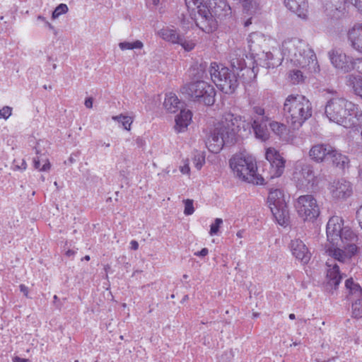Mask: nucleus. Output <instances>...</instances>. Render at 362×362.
I'll return each mask as SVG.
<instances>
[{"instance_id":"obj_45","label":"nucleus","mask_w":362,"mask_h":362,"mask_svg":"<svg viewBox=\"0 0 362 362\" xmlns=\"http://www.w3.org/2000/svg\"><path fill=\"white\" fill-rule=\"evenodd\" d=\"M180 171L183 175H189L190 168L189 166V163L187 161H185L183 165L180 166Z\"/></svg>"},{"instance_id":"obj_2","label":"nucleus","mask_w":362,"mask_h":362,"mask_svg":"<svg viewBox=\"0 0 362 362\" xmlns=\"http://www.w3.org/2000/svg\"><path fill=\"white\" fill-rule=\"evenodd\" d=\"M325 108L330 122L347 129H358L362 122V109L337 92H332Z\"/></svg>"},{"instance_id":"obj_8","label":"nucleus","mask_w":362,"mask_h":362,"mask_svg":"<svg viewBox=\"0 0 362 362\" xmlns=\"http://www.w3.org/2000/svg\"><path fill=\"white\" fill-rule=\"evenodd\" d=\"M250 54L255 59V65L267 69H274L281 65L283 58L274 56V52L262 50L261 47L270 40L259 33H251L247 39Z\"/></svg>"},{"instance_id":"obj_9","label":"nucleus","mask_w":362,"mask_h":362,"mask_svg":"<svg viewBox=\"0 0 362 362\" xmlns=\"http://www.w3.org/2000/svg\"><path fill=\"white\" fill-rule=\"evenodd\" d=\"M211 80L216 87L226 94L233 93L238 87L237 76L228 67L212 62L209 67Z\"/></svg>"},{"instance_id":"obj_15","label":"nucleus","mask_w":362,"mask_h":362,"mask_svg":"<svg viewBox=\"0 0 362 362\" xmlns=\"http://www.w3.org/2000/svg\"><path fill=\"white\" fill-rule=\"evenodd\" d=\"M328 56L332 66L344 73L349 72L354 69V59L341 50L332 49L328 52Z\"/></svg>"},{"instance_id":"obj_47","label":"nucleus","mask_w":362,"mask_h":362,"mask_svg":"<svg viewBox=\"0 0 362 362\" xmlns=\"http://www.w3.org/2000/svg\"><path fill=\"white\" fill-rule=\"evenodd\" d=\"M37 19V21L42 22L45 27L52 30H54V26L48 21H47V19L45 17L42 16H38Z\"/></svg>"},{"instance_id":"obj_10","label":"nucleus","mask_w":362,"mask_h":362,"mask_svg":"<svg viewBox=\"0 0 362 362\" xmlns=\"http://www.w3.org/2000/svg\"><path fill=\"white\" fill-rule=\"evenodd\" d=\"M182 94L187 95L192 101L212 105L215 103L216 90L214 86L204 81H196L184 85Z\"/></svg>"},{"instance_id":"obj_21","label":"nucleus","mask_w":362,"mask_h":362,"mask_svg":"<svg viewBox=\"0 0 362 362\" xmlns=\"http://www.w3.org/2000/svg\"><path fill=\"white\" fill-rule=\"evenodd\" d=\"M290 249L293 256L302 264H306L310 260L311 253L301 240H292L290 243Z\"/></svg>"},{"instance_id":"obj_56","label":"nucleus","mask_w":362,"mask_h":362,"mask_svg":"<svg viewBox=\"0 0 362 362\" xmlns=\"http://www.w3.org/2000/svg\"><path fill=\"white\" fill-rule=\"evenodd\" d=\"M13 362H30L28 359L22 358L18 356H16L13 358Z\"/></svg>"},{"instance_id":"obj_62","label":"nucleus","mask_w":362,"mask_h":362,"mask_svg":"<svg viewBox=\"0 0 362 362\" xmlns=\"http://www.w3.org/2000/svg\"><path fill=\"white\" fill-rule=\"evenodd\" d=\"M359 175L362 178V169L361 168H360V170H359Z\"/></svg>"},{"instance_id":"obj_14","label":"nucleus","mask_w":362,"mask_h":362,"mask_svg":"<svg viewBox=\"0 0 362 362\" xmlns=\"http://www.w3.org/2000/svg\"><path fill=\"white\" fill-rule=\"evenodd\" d=\"M293 179L300 187L313 186L316 184V177L312 167L303 160H298L294 164Z\"/></svg>"},{"instance_id":"obj_23","label":"nucleus","mask_w":362,"mask_h":362,"mask_svg":"<svg viewBox=\"0 0 362 362\" xmlns=\"http://www.w3.org/2000/svg\"><path fill=\"white\" fill-rule=\"evenodd\" d=\"M265 118L254 119L252 123L255 138L261 141H266L269 138V132L267 126V123L269 122V117H265Z\"/></svg>"},{"instance_id":"obj_13","label":"nucleus","mask_w":362,"mask_h":362,"mask_svg":"<svg viewBox=\"0 0 362 362\" xmlns=\"http://www.w3.org/2000/svg\"><path fill=\"white\" fill-rule=\"evenodd\" d=\"M265 158L270 165L267 178L281 177L284 172L286 160L279 151L274 147H268L265 149Z\"/></svg>"},{"instance_id":"obj_26","label":"nucleus","mask_w":362,"mask_h":362,"mask_svg":"<svg viewBox=\"0 0 362 362\" xmlns=\"http://www.w3.org/2000/svg\"><path fill=\"white\" fill-rule=\"evenodd\" d=\"M241 4L243 12L248 16L259 14L262 5L259 0H238Z\"/></svg>"},{"instance_id":"obj_27","label":"nucleus","mask_w":362,"mask_h":362,"mask_svg":"<svg viewBox=\"0 0 362 362\" xmlns=\"http://www.w3.org/2000/svg\"><path fill=\"white\" fill-rule=\"evenodd\" d=\"M327 266L328 267L327 271L328 284L337 287L340 284L342 278L339 266L337 264H330L329 262H327Z\"/></svg>"},{"instance_id":"obj_54","label":"nucleus","mask_w":362,"mask_h":362,"mask_svg":"<svg viewBox=\"0 0 362 362\" xmlns=\"http://www.w3.org/2000/svg\"><path fill=\"white\" fill-rule=\"evenodd\" d=\"M154 6L162 5L167 0H149Z\"/></svg>"},{"instance_id":"obj_35","label":"nucleus","mask_w":362,"mask_h":362,"mask_svg":"<svg viewBox=\"0 0 362 362\" xmlns=\"http://www.w3.org/2000/svg\"><path fill=\"white\" fill-rule=\"evenodd\" d=\"M118 47L122 51L141 49L144 47V43L139 40L134 41L125 40L119 42Z\"/></svg>"},{"instance_id":"obj_44","label":"nucleus","mask_w":362,"mask_h":362,"mask_svg":"<svg viewBox=\"0 0 362 362\" xmlns=\"http://www.w3.org/2000/svg\"><path fill=\"white\" fill-rule=\"evenodd\" d=\"M205 162L204 157L198 156L194 158V165L197 169L199 170L203 166Z\"/></svg>"},{"instance_id":"obj_3","label":"nucleus","mask_w":362,"mask_h":362,"mask_svg":"<svg viewBox=\"0 0 362 362\" xmlns=\"http://www.w3.org/2000/svg\"><path fill=\"white\" fill-rule=\"evenodd\" d=\"M245 131V121L241 117L226 113L209 136L206 145L209 151L219 153L224 145L232 140L241 129Z\"/></svg>"},{"instance_id":"obj_63","label":"nucleus","mask_w":362,"mask_h":362,"mask_svg":"<svg viewBox=\"0 0 362 362\" xmlns=\"http://www.w3.org/2000/svg\"><path fill=\"white\" fill-rule=\"evenodd\" d=\"M57 298H57V296L56 295H55V296H54V299L55 300H57Z\"/></svg>"},{"instance_id":"obj_1","label":"nucleus","mask_w":362,"mask_h":362,"mask_svg":"<svg viewBox=\"0 0 362 362\" xmlns=\"http://www.w3.org/2000/svg\"><path fill=\"white\" fill-rule=\"evenodd\" d=\"M343 219L337 216L331 217L327 224V243L325 246V254L341 263H347L357 255L358 237L349 227H344Z\"/></svg>"},{"instance_id":"obj_30","label":"nucleus","mask_w":362,"mask_h":362,"mask_svg":"<svg viewBox=\"0 0 362 362\" xmlns=\"http://www.w3.org/2000/svg\"><path fill=\"white\" fill-rule=\"evenodd\" d=\"M346 85L351 88L354 93L362 99V76L349 75L346 77Z\"/></svg>"},{"instance_id":"obj_29","label":"nucleus","mask_w":362,"mask_h":362,"mask_svg":"<svg viewBox=\"0 0 362 362\" xmlns=\"http://www.w3.org/2000/svg\"><path fill=\"white\" fill-rule=\"evenodd\" d=\"M288 67L290 69V71L288 72V79L293 84H298L300 83H302L304 81V75L303 72L305 70L308 69L310 71H317L318 70V68L316 71H315L313 69H309L308 67L301 69L300 67L293 66L288 64Z\"/></svg>"},{"instance_id":"obj_12","label":"nucleus","mask_w":362,"mask_h":362,"mask_svg":"<svg viewBox=\"0 0 362 362\" xmlns=\"http://www.w3.org/2000/svg\"><path fill=\"white\" fill-rule=\"evenodd\" d=\"M293 206L298 216L303 222L314 223L320 214L317 199L312 194L299 196L294 201Z\"/></svg>"},{"instance_id":"obj_6","label":"nucleus","mask_w":362,"mask_h":362,"mask_svg":"<svg viewBox=\"0 0 362 362\" xmlns=\"http://www.w3.org/2000/svg\"><path fill=\"white\" fill-rule=\"evenodd\" d=\"M287 122L293 129H298L312 116V105L303 95H288L284 103Z\"/></svg>"},{"instance_id":"obj_46","label":"nucleus","mask_w":362,"mask_h":362,"mask_svg":"<svg viewBox=\"0 0 362 362\" xmlns=\"http://www.w3.org/2000/svg\"><path fill=\"white\" fill-rule=\"evenodd\" d=\"M253 111L254 112L258 115V116H262V118H265V117H269L268 115H265V111H264V109L262 108V107H259V106H255L253 107Z\"/></svg>"},{"instance_id":"obj_25","label":"nucleus","mask_w":362,"mask_h":362,"mask_svg":"<svg viewBox=\"0 0 362 362\" xmlns=\"http://www.w3.org/2000/svg\"><path fill=\"white\" fill-rule=\"evenodd\" d=\"M332 150V148L329 146L317 144L310 148L309 156L314 161L320 163L330 157Z\"/></svg>"},{"instance_id":"obj_33","label":"nucleus","mask_w":362,"mask_h":362,"mask_svg":"<svg viewBox=\"0 0 362 362\" xmlns=\"http://www.w3.org/2000/svg\"><path fill=\"white\" fill-rule=\"evenodd\" d=\"M329 158H332V161L334 165L339 168L344 169L349 166V160L348 157L345 155H342L333 148Z\"/></svg>"},{"instance_id":"obj_59","label":"nucleus","mask_w":362,"mask_h":362,"mask_svg":"<svg viewBox=\"0 0 362 362\" xmlns=\"http://www.w3.org/2000/svg\"><path fill=\"white\" fill-rule=\"evenodd\" d=\"M289 319L294 320L296 318V315L293 313H291L288 316Z\"/></svg>"},{"instance_id":"obj_60","label":"nucleus","mask_w":362,"mask_h":362,"mask_svg":"<svg viewBox=\"0 0 362 362\" xmlns=\"http://www.w3.org/2000/svg\"><path fill=\"white\" fill-rule=\"evenodd\" d=\"M69 162H70L71 163H73V162H74V158H73V156H71L69 157Z\"/></svg>"},{"instance_id":"obj_5","label":"nucleus","mask_w":362,"mask_h":362,"mask_svg":"<svg viewBox=\"0 0 362 362\" xmlns=\"http://www.w3.org/2000/svg\"><path fill=\"white\" fill-rule=\"evenodd\" d=\"M281 58L293 66L304 69H317L315 54L308 45L298 37L286 38L281 47Z\"/></svg>"},{"instance_id":"obj_37","label":"nucleus","mask_w":362,"mask_h":362,"mask_svg":"<svg viewBox=\"0 0 362 362\" xmlns=\"http://www.w3.org/2000/svg\"><path fill=\"white\" fill-rule=\"evenodd\" d=\"M35 168L40 171H47L50 168V163L47 158L37 157L34 158Z\"/></svg>"},{"instance_id":"obj_53","label":"nucleus","mask_w":362,"mask_h":362,"mask_svg":"<svg viewBox=\"0 0 362 362\" xmlns=\"http://www.w3.org/2000/svg\"><path fill=\"white\" fill-rule=\"evenodd\" d=\"M131 248L134 250H136L139 248V243L136 240H132L130 242Z\"/></svg>"},{"instance_id":"obj_40","label":"nucleus","mask_w":362,"mask_h":362,"mask_svg":"<svg viewBox=\"0 0 362 362\" xmlns=\"http://www.w3.org/2000/svg\"><path fill=\"white\" fill-rule=\"evenodd\" d=\"M222 224L223 220L220 218H216L210 226L209 235L211 236L217 235Z\"/></svg>"},{"instance_id":"obj_38","label":"nucleus","mask_w":362,"mask_h":362,"mask_svg":"<svg viewBox=\"0 0 362 362\" xmlns=\"http://www.w3.org/2000/svg\"><path fill=\"white\" fill-rule=\"evenodd\" d=\"M351 316L358 319L362 317V300L356 298L351 306Z\"/></svg>"},{"instance_id":"obj_50","label":"nucleus","mask_w":362,"mask_h":362,"mask_svg":"<svg viewBox=\"0 0 362 362\" xmlns=\"http://www.w3.org/2000/svg\"><path fill=\"white\" fill-rule=\"evenodd\" d=\"M19 288H20V291L23 293V295L28 298V293H29L28 288L26 286H25L24 284H21L19 286Z\"/></svg>"},{"instance_id":"obj_20","label":"nucleus","mask_w":362,"mask_h":362,"mask_svg":"<svg viewBox=\"0 0 362 362\" xmlns=\"http://www.w3.org/2000/svg\"><path fill=\"white\" fill-rule=\"evenodd\" d=\"M346 37L351 47L362 54V23H356L346 31Z\"/></svg>"},{"instance_id":"obj_32","label":"nucleus","mask_w":362,"mask_h":362,"mask_svg":"<svg viewBox=\"0 0 362 362\" xmlns=\"http://www.w3.org/2000/svg\"><path fill=\"white\" fill-rule=\"evenodd\" d=\"M180 103V101L175 93H168L165 94L163 107L168 112L175 113L178 110Z\"/></svg>"},{"instance_id":"obj_55","label":"nucleus","mask_w":362,"mask_h":362,"mask_svg":"<svg viewBox=\"0 0 362 362\" xmlns=\"http://www.w3.org/2000/svg\"><path fill=\"white\" fill-rule=\"evenodd\" d=\"M75 254H76V251L73 249H69V250H66V252H65V255L69 257L74 256Z\"/></svg>"},{"instance_id":"obj_31","label":"nucleus","mask_w":362,"mask_h":362,"mask_svg":"<svg viewBox=\"0 0 362 362\" xmlns=\"http://www.w3.org/2000/svg\"><path fill=\"white\" fill-rule=\"evenodd\" d=\"M198 43L196 36L180 35L179 42L177 45L187 52H189L195 49Z\"/></svg>"},{"instance_id":"obj_52","label":"nucleus","mask_w":362,"mask_h":362,"mask_svg":"<svg viewBox=\"0 0 362 362\" xmlns=\"http://www.w3.org/2000/svg\"><path fill=\"white\" fill-rule=\"evenodd\" d=\"M84 105H85V106L87 108H92L93 107V98H87L85 100Z\"/></svg>"},{"instance_id":"obj_58","label":"nucleus","mask_w":362,"mask_h":362,"mask_svg":"<svg viewBox=\"0 0 362 362\" xmlns=\"http://www.w3.org/2000/svg\"><path fill=\"white\" fill-rule=\"evenodd\" d=\"M252 23L251 22V18L247 20L245 23V26H248L249 25H250Z\"/></svg>"},{"instance_id":"obj_39","label":"nucleus","mask_w":362,"mask_h":362,"mask_svg":"<svg viewBox=\"0 0 362 362\" xmlns=\"http://www.w3.org/2000/svg\"><path fill=\"white\" fill-rule=\"evenodd\" d=\"M68 6L65 4H60L57 6L52 14V19L58 18L61 15L65 14L68 12Z\"/></svg>"},{"instance_id":"obj_51","label":"nucleus","mask_w":362,"mask_h":362,"mask_svg":"<svg viewBox=\"0 0 362 362\" xmlns=\"http://www.w3.org/2000/svg\"><path fill=\"white\" fill-rule=\"evenodd\" d=\"M27 168V164L24 160H21V165H15V169L20 170H24Z\"/></svg>"},{"instance_id":"obj_64","label":"nucleus","mask_w":362,"mask_h":362,"mask_svg":"<svg viewBox=\"0 0 362 362\" xmlns=\"http://www.w3.org/2000/svg\"><path fill=\"white\" fill-rule=\"evenodd\" d=\"M126 306H127L126 303H123V304H122V307H123V308H126Z\"/></svg>"},{"instance_id":"obj_57","label":"nucleus","mask_w":362,"mask_h":362,"mask_svg":"<svg viewBox=\"0 0 362 362\" xmlns=\"http://www.w3.org/2000/svg\"><path fill=\"white\" fill-rule=\"evenodd\" d=\"M245 235V230H240L236 233V236L238 238H243Z\"/></svg>"},{"instance_id":"obj_36","label":"nucleus","mask_w":362,"mask_h":362,"mask_svg":"<svg viewBox=\"0 0 362 362\" xmlns=\"http://www.w3.org/2000/svg\"><path fill=\"white\" fill-rule=\"evenodd\" d=\"M112 119L121 124L122 127L126 130H130L131 126L133 122V118L128 115H119L117 116H112Z\"/></svg>"},{"instance_id":"obj_24","label":"nucleus","mask_w":362,"mask_h":362,"mask_svg":"<svg viewBox=\"0 0 362 362\" xmlns=\"http://www.w3.org/2000/svg\"><path fill=\"white\" fill-rule=\"evenodd\" d=\"M286 7L299 18L305 19L308 17L307 0H284Z\"/></svg>"},{"instance_id":"obj_43","label":"nucleus","mask_w":362,"mask_h":362,"mask_svg":"<svg viewBox=\"0 0 362 362\" xmlns=\"http://www.w3.org/2000/svg\"><path fill=\"white\" fill-rule=\"evenodd\" d=\"M344 4H351L359 12L362 13V0H344Z\"/></svg>"},{"instance_id":"obj_4","label":"nucleus","mask_w":362,"mask_h":362,"mask_svg":"<svg viewBox=\"0 0 362 362\" xmlns=\"http://www.w3.org/2000/svg\"><path fill=\"white\" fill-rule=\"evenodd\" d=\"M281 58L293 66L304 69H317L315 54L308 45L298 37L286 38L281 47Z\"/></svg>"},{"instance_id":"obj_48","label":"nucleus","mask_w":362,"mask_h":362,"mask_svg":"<svg viewBox=\"0 0 362 362\" xmlns=\"http://www.w3.org/2000/svg\"><path fill=\"white\" fill-rule=\"evenodd\" d=\"M209 254V250L206 247L202 249L200 251L194 252L195 256L205 257Z\"/></svg>"},{"instance_id":"obj_7","label":"nucleus","mask_w":362,"mask_h":362,"mask_svg":"<svg viewBox=\"0 0 362 362\" xmlns=\"http://www.w3.org/2000/svg\"><path fill=\"white\" fill-rule=\"evenodd\" d=\"M229 164L238 179L257 185L264 184V177L257 173V161L253 156L246 152L235 154L230 159Z\"/></svg>"},{"instance_id":"obj_17","label":"nucleus","mask_w":362,"mask_h":362,"mask_svg":"<svg viewBox=\"0 0 362 362\" xmlns=\"http://www.w3.org/2000/svg\"><path fill=\"white\" fill-rule=\"evenodd\" d=\"M245 57L247 59V62L245 61L244 55L238 56V54H235V57L231 58V65L233 68L235 69L236 70H245L247 75L250 74L249 76L250 78H255L257 74V68L255 66V59L252 58L251 54L250 57H248L247 55Z\"/></svg>"},{"instance_id":"obj_42","label":"nucleus","mask_w":362,"mask_h":362,"mask_svg":"<svg viewBox=\"0 0 362 362\" xmlns=\"http://www.w3.org/2000/svg\"><path fill=\"white\" fill-rule=\"evenodd\" d=\"M13 109L10 106H4L0 109V119H8L12 115Z\"/></svg>"},{"instance_id":"obj_18","label":"nucleus","mask_w":362,"mask_h":362,"mask_svg":"<svg viewBox=\"0 0 362 362\" xmlns=\"http://www.w3.org/2000/svg\"><path fill=\"white\" fill-rule=\"evenodd\" d=\"M325 15L330 23L339 20L342 16L344 0H321Z\"/></svg>"},{"instance_id":"obj_34","label":"nucleus","mask_w":362,"mask_h":362,"mask_svg":"<svg viewBox=\"0 0 362 362\" xmlns=\"http://www.w3.org/2000/svg\"><path fill=\"white\" fill-rule=\"evenodd\" d=\"M345 286L353 298H361L362 289L358 284L355 283L352 279H349L346 281Z\"/></svg>"},{"instance_id":"obj_16","label":"nucleus","mask_w":362,"mask_h":362,"mask_svg":"<svg viewBox=\"0 0 362 362\" xmlns=\"http://www.w3.org/2000/svg\"><path fill=\"white\" fill-rule=\"evenodd\" d=\"M328 189L332 197L336 200H346L353 194L352 185L344 179L334 181Z\"/></svg>"},{"instance_id":"obj_49","label":"nucleus","mask_w":362,"mask_h":362,"mask_svg":"<svg viewBox=\"0 0 362 362\" xmlns=\"http://www.w3.org/2000/svg\"><path fill=\"white\" fill-rule=\"evenodd\" d=\"M356 217L358 221L359 225L362 229V205L360 206V208L358 209L356 212Z\"/></svg>"},{"instance_id":"obj_19","label":"nucleus","mask_w":362,"mask_h":362,"mask_svg":"<svg viewBox=\"0 0 362 362\" xmlns=\"http://www.w3.org/2000/svg\"><path fill=\"white\" fill-rule=\"evenodd\" d=\"M269 124L272 132L279 136L281 141L293 145L300 144V141L297 140L296 136L289 131L284 124L272 121L269 122Z\"/></svg>"},{"instance_id":"obj_22","label":"nucleus","mask_w":362,"mask_h":362,"mask_svg":"<svg viewBox=\"0 0 362 362\" xmlns=\"http://www.w3.org/2000/svg\"><path fill=\"white\" fill-rule=\"evenodd\" d=\"M193 114L187 108L180 109V112L175 116V124L173 129L177 134L184 133L187 131L188 127L192 122Z\"/></svg>"},{"instance_id":"obj_11","label":"nucleus","mask_w":362,"mask_h":362,"mask_svg":"<svg viewBox=\"0 0 362 362\" xmlns=\"http://www.w3.org/2000/svg\"><path fill=\"white\" fill-rule=\"evenodd\" d=\"M267 203L276 222L280 226L288 225L289 211L284 191L279 188H271L269 191Z\"/></svg>"},{"instance_id":"obj_41","label":"nucleus","mask_w":362,"mask_h":362,"mask_svg":"<svg viewBox=\"0 0 362 362\" xmlns=\"http://www.w3.org/2000/svg\"><path fill=\"white\" fill-rule=\"evenodd\" d=\"M185 205L184 214L186 216H190L194 212V201L192 199H187L183 200Z\"/></svg>"},{"instance_id":"obj_61","label":"nucleus","mask_w":362,"mask_h":362,"mask_svg":"<svg viewBox=\"0 0 362 362\" xmlns=\"http://www.w3.org/2000/svg\"><path fill=\"white\" fill-rule=\"evenodd\" d=\"M84 259L88 261L90 259V257L88 255H86L84 257Z\"/></svg>"},{"instance_id":"obj_28","label":"nucleus","mask_w":362,"mask_h":362,"mask_svg":"<svg viewBox=\"0 0 362 362\" xmlns=\"http://www.w3.org/2000/svg\"><path fill=\"white\" fill-rule=\"evenodd\" d=\"M158 35L163 40L173 45H177L181 34L173 28L165 27L158 32Z\"/></svg>"}]
</instances>
